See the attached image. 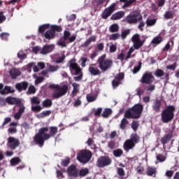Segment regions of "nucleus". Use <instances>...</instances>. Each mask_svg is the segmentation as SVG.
<instances>
[{
	"label": "nucleus",
	"mask_w": 179,
	"mask_h": 179,
	"mask_svg": "<svg viewBox=\"0 0 179 179\" xmlns=\"http://www.w3.org/2000/svg\"><path fill=\"white\" fill-rule=\"evenodd\" d=\"M131 41L134 43V47L136 50H139L143 43H145L144 40H141V36L138 34H136L131 38Z\"/></svg>",
	"instance_id": "10"
},
{
	"label": "nucleus",
	"mask_w": 179,
	"mask_h": 179,
	"mask_svg": "<svg viewBox=\"0 0 179 179\" xmlns=\"http://www.w3.org/2000/svg\"><path fill=\"white\" fill-rule=\"evenodd\" d=\"M20 162H22L20 158L14 157L10 159V163L11 166H17V164H19V163H20Z\"/></svg>",
	"instance_id": "34"
},
{
	"label": "nucleus",
	"mask_w": 179,
	"mask_h": 179,
	"mask_svg": "<svg viewBox=\"0 0 179 179\" xmlns=\"http://www.w3.org/2000/svg\"><path fill=\"white\" fill-rule=\"evenodd\" d=\"M15 90L10 87H5L3 88V85L0 84V94H9V93H13Z\"/></svg>",
	"instance_id": "17"
},
{
	"label": "nucleus",
	"mask_w": 179,
	"mask_h": 179,
	"mask_svg": "<svg viewBox=\"0 0 179 179\" xmlns=\"http://www.w3.org/2000/svg\"><path fill=\"white\" fill-rule=\"evenodd\" d=\"M51 114V110H44L38 115V118H44V117H48Z\"/></svg>",
	"instance_id": "36"
},
{
	"label": "nucleus",
	"mask_w": 179,
	"mask_h": 179,
	"mask_svg": "<svg viewBox=\"0 0 179 179\" xmlns=\"http://www.w3.org/2000/svg\"><path fill=\"white\" fill-rule=\"evenodd\" d=\"M135 50H136V49L134 46L130 48V49L129 50V51L127 52L126 59H129V58H131V54H132L133 51H135Z\"/></svg>",
	"instance_id": "56"
},
{
	"label": "nucleus",
	"mask_w": 179,
	"mask_h": 179,
	"mask_svg": "<svg viewBox=\"0 0 179 179\" xmlns=\"http://www.w3.org/2000/svg\"><path fill=\"white\" fill-rule=\"evenodd\" d=\"M69 69L76 77L73 78L76 82H79V80H82V69L77 64L76 59H72L69 62Z\"/></svg>",
	"instance_id": "3"
},
{
	"label": "nucleus",
	"mask_w": 179,
	"mask_h": 179,
	"mask_svg": "<svg viewBox=\"0 0 179 179\" xmlns=\"http://www.w3.org/2000/svg\"><path fill=\"white\" fill-rule=\"evenodd\" d=\"M142 111H143V106L141 103H137L132 108L126 111L124 117L126 118H139Z\"/></svg>",
	"instance_id": "5"
},
{
	"label": "nucleus",
	"mask_w": 179,
	"mask_h": 179,
	"mask_svg": "<svg viewBox=\"0 0 179 179\" xmlns=\"http://www.w3.org/2000/svg\"><path fill=\"white\" fill-rule=\"evenodd\" d=\"M10 76L13 79H16L17 76H20V71L17 69H12L10 71Z\"/></svg>",
	"instance_id": "25"
},
{
	"label": "nucleus",
	"mask_w": 179,
	"mask_h": 179,
	"mask_svg": "<svg viewBox=\"0 0 179 179\" xmlns=\"http://www.w3.org/2000/svg\"><path fill=\"white\" fill-rule=\"evenodd\" d=\"M28 94H34L36 93V87L33 85H31L28 88Z\"/></svg>",
	"instance_id": "53"
},
{
	"label": "nucleus",
	"mask_w": 179,
	"mask_h": 179,
	"mask_svg": "<svg viewBox=\"0 0 179 179\" xmlns=\"http://www.w3.org/2000/svg\"><path fill=\"white\" fill-rule=\"evenodd\" d=\"M48 29H51V25L50 24H45L39 27L38 31L39 33H44Z\"/></svg>",
	"instance_id": "30"
},
{
	"label": "nucleus",
	"mask_w": 179,
	"mask_h": 179,
	"mask_svg": "<svg viewBox=\"0 0 179 179\" xmlns=\"http://www.w3.org/2000/svg\"><path fill=\"white\" fill-rule=\"evenodd\" d=\"M50 134H47L45 132H48V127H43L41 128L38 134H37L34 137V141L36 142L38 145L40 146H43L44 145V141H48V139H50L51 136H55L57 135V132H58V128L55 127H50Z\"/></svg>",
	"instance_id": "1"
},
{
	"label": "nucleus",
	"mask_w": 179,
	"mask_h": 179,
	"mask_svg": "<svg viewBox=\"0 0 179 179\" xmlns=\"http://www.w3.org/2000/svg\"><path fill=\"white\" fill-rule=\"evenodd\" d=\"M98 64L99 69L103 72H106L113 66V60L106 59V55H103L98 59Z\"/></svg>",
	"instance_id": "7"
},
{
	"label": "nucleus",
	"mask_w": 179,
	"mask_h": 179,
	"mask_svg": "<svg viewBox=\"0 0 179 179\" xmlns=\"http://www.w3.org/2000/svg\"><path fill=\"white\" fill-rule=\"evenodd\" d=\"M138 127H139V123H138V122H133L131 123V128L134 131H136V129H138Z\"/></svg>",
	"instance_id": "61"
},
{
	"label": "nucleus",
	"mask_w": 179,
	"mask_h": 179,
	"mask_svg": "<svg viewBox=\"0 0 179 179\" xmlns=\"http://www.w3.org/2000/svg\"><path fill=\"white\" fill-rule=\"evenodd\" d=\"M96 41V36H90L84 43V47H88L90 45V43H94Z\"/></svg>",
	"instance_id": "32"
},
{
	"label": "nucleus",
	"mask_w": 179,
	"mask_h": 179,
	"mask_svg": "<svg viewBox=\"0 0 179 179\" xmlns=\"http://www.w3.org/2000/svg\"><path fill=\"white\" fill-rule=\"evenodd\" d=\"M69 37H71V33L69 31H64L63 38L64 40H69Z\"/></svg>",
	"instance_id": "62"
},
{
	"label": "nucleus",
	"mask_w": 179,
	"mask_h": 179,
	"mask_svg": "<svg viewBox=\"0 0 179 179\" xmlns=\"http://www.w3.org/2000/svg\"><path fill=\"white\" fill-rule=\"evenodd\" d=\"M165 19H173L174 17V12L173 11H166L164 14Z\"/></svg>",
	"instance_id": "38"
},
{
	"label": "nucleus",
	"mask_w": 179,
	"mask_h": 179,
	"mask_svg": "<svg viewBox=\"0 0 179 179\" xmlns=\"http://www.w3.org/2000/svg\"><path fill=\"white\" fill-rule=\"evenodd\" d=\"M6 100L8 104H19L20 103V99L10 96L6 98Z\"/></svg>",
	"instance_id": "26"
},
{
	"label": "nucleus",
	"mask_w": 179,
	"mask_h": 179,
	"mask_svg": "<svg viewBox=\"0 0 179 179\" xmlns=\"http://www.w3.org/2000/svg\"><path fill=\"white\" fill-rule=\"evenodd\" d=\"M97 99V94H90L87 95V100L89 103L96 101Z\"/></svg>",
	"instance_id": "28"
},
{
	"label": "nucleus",
	"mask_w": 179,
	"mask_h": 179,
	"mask_svg": "<svg viewBox=\"0 0 179 179\" xmlns=\"http://www.w3.org/2000/svg\"><path fill=\"white\" fill-rule=\"evenodd\" d=\"M135 147V143H133L130 139L126 141V142L124 144V149L126 150V152H128V150H131V149H134Z\"/></svg>",
	"instance_id": "20"
},
{
	"label": "nucleus",
	"mask_w": 179,
	"mask_h": 179,
	"mask_svg": "<svg viewBox=\"0 0 179 179\" xmlns=\"http://www.w3.org/2000/svg\"><path fill=\"white\" fill-rule=\"evenodd\" d=\"M49 87L55 90L52 94L53 99H59L68 93V85H59L58 84H51L49 85Z\"/></svg>",
	"instance_id": "2"
},
{
	"label": "nucleus",
	"mask_w": 179,
	"mask_h": 179,
	"mask_svg": "<svg viewBox=\"0 0 179 179\" xmlns=\"http://www.w3.org/2000/svg\"><path fill=\"white\" fill-rule=\"evenodd\" d=\"M120 2H123L124 4L122 6V8L125 9V8H129L132 3H135L136 0H120Z\"/></svg>",
	"instance_id": "24"
},
{
	"label": "nucleus",
	"mask_w": 179,
	"mask_h": 179,
	"mask_svg": "<svg viewBox=\"0 0 179 179\" xmlns=\"http://www.w3.org/2000/svg\"><path fill=\"white\" fill-rule=\"evenodd\" d=\"M58 69H59V67L58 66L50 65L48 66L49 72H57V71H58Z\"/></svg>",
	"instance_id": "49"
},
{
	"label": "nucleus",
	"mask_w": 179,
	"mask_h": 179,
	"mask_svg": "<svg viewBox=\"0 0 179 179\" xmlns=\"http://www.w3.org/2000/svg\"><path fill=\"white\" fill-rule=\"evenodd\" d=\"M153 79V76L151 73H145L142 78V82L143 83H152Z\"/></svg>",
	"instance_id": "19"
},
{
	"label": "nucleus",
	"mask_w": 179,
	"mask_h": 179,
	"mask_svg": "<svg viewBox=\"0 0 179 179\" xmlns=\"http://www.w3.org/2000/svg\"><path fill=\"white\" fill-rule=\"evenodd\" d=\"M124 15H125V13L124 11H119L113 14L111 16L110 19L112 20H120V19H122V17H124Z\"/></svg>",
	"instance_id": "22"
},
{
	"label": "nucleus",
	"mask_w": 179,
	"mask_h": 179,
	"mask_svg": "<svg viewBox=\"0 0 179 179\" xmlns=\"http://www.w3.org/2000/svg\"><path fill=\"white\" fill-rule=\"evenodd\" d=\"M124 79V73H120L118 75H117L112 82V85L113 87H118L120 85H121V80Z\"/></svg>",
	"instance_id": "15"
},
{
	"label": "nucleus",
	"mask_w": 179,
	"mask_h": 179,
	"mask_svg": "<svg viewBox=\"0 0 179 179\" xmlns=\"http://www.w3.org/2000/svg\"><path fill=\"white\" fill-rule=\"evenodd\" d=\"M27 86H29V83H20L15 85L17 90H19V92L26 90V89H27Z\"/></svg>",
	"instance_id": "23"
},
{
	"label": "nucleus",
	"mask_w": 179,
	"mask_h": 179,
	"mask_svg": "<svg viewBox=\"0 0 179 179\" xmlns=\"http://www.w3.org/2000/svg\"><path fill=\"white\" fill-rule=\"evenodd\" d=\"M32 51L33 52H34V54H38V52L40 53L41 51V49L40 47L38 46H35L32 48Z\"/></svg>",
	"instance_id": "63"
},
{
	"label": "nucleus",
	"mask_w": 179,
	"mask_h": 179,
	"mask_svg": "<svg viewBox=\"0 0 179 179\" xmlns=\"http://www.w3.org/2000/svg\"><path fill=\"white\" fill-rule=\"evenodd\" d=\"M79 174L81 177H85L89 174V169L87 168L83 169L80 171Z\"/></svg>",
	"instance_id": "43"
},
{
	"label": "nucleus",
	"mask_w": 179,
	"mask_h": 179,
	"mask_svg": "<svg viewBox=\"0 0 179 179\" xmlns=\"http://www.w3.org/2000/svg\"><path fill=\"white\" fill-rule=\"evenodd\" d=\"M7 141V146L9 148V149H11V150H15V149H16V148L19 147V145H20L19 139L15 137H9Z\"/></svg>",
	"instance_id": "12"
},
{
	"label": "nucleus",
	"mask_w": 179,
	"mask_h": 179,
	"mask_svg": "<svg viewBox=\"0 0 179 179\" xmlns=\"http://www.w3.org/2000/svg\"><path fill=\"white\" fill-rule=\"evenodd\" d=\"M174 111L176 107L174 106H169L162 113V120L164 122H170L174 118Z\"/></svg>",
	"instance_id": "6"
},
{
	"label": "nucleus",
	"mask_w": 179,
	"mask_h": 179,
	"mask_svg": "<svg viewBox=\"0 0 179 179\" xmlns=\"http://www.w3.org/2000/svg\"><path fill=\"white\" fill-rule=\"evenodd\" d=\"M156 168L154 167H148L147 169L146 174L147 176H156Z\"/></svg>",
	"instance_id": "29"
},
{
	"label": "nucleus",
	"mask_w": 179,
	"mask_h": 179,
	"mask_svg": "<svg viewBox=\"0 0 179 179\" xmlns=\"http://www.w3.org/2000/svg\"><path fill=\"white\" fill-rule=\"evenodd\" d=\"M160 105H161L160 101L157 100L154 102V105L152 106V108L155 111H158V110H159L160 108Z\"/></svg>",
	"instance_id": "44"
},
{
	"label": "nucleus",
	"mask_w": 179,
	"mask_h": 179,
	"mask_svg": "<svg viewBox=\"0 0 179 179\" xmlns=\"http://www.w3.org/2000/svg\"><path fill=\"white\" fill-rule=\"evenodd\" d=\"M92 159V153L89 150H81L77 155V159L80 163L86 164Z\"/></svg>",
	"instance_id": "9"
},
{
	"label": "nucleus",
	"mask_w": 179,
	"mask_h": 179,
	"mask_svg": "<svg viewBox=\"0 0 179 179\" xmlns=\"http://www.w3.org/2000/svg\"><path fill=\"white\" fill-rule=\"evenodd\" d=\"M66 40H65L64 38H60L58 41H57V45H59V47H66Z\"/></svg>",
	"instance_id": "45"
},
{
	"label": "nucleus",
	"mask_w": 179,
	"mask_h": 179,
	"mask_svg": "<svg viewBox=\"0 0 179 179\" xmlns=\"http://www.w3.org/2000/svg\"><path fill=\"white\" fill-rule=\"evenodd\" d=\"M17 57L20 58V59H26V58H27V55L20 50L17 53Z\"/></svg>",
	"instance_id": "52"
},
{
	"label": "nucleus",
	"mask_w": 179,
	"mask_h": 179,
	"mask_svg": "<svg viewBox=\"0 0 179 179\" xmlns=\"http://www.w3.org/2000/svg\"><path fill=\"white\" fill-rule=\"evenodd\" d=\"M79 62H80L81 66L83 68H85V66H86V63L87 62V58H86V57H81L80 59Z\"/></svg>",
	"instance_id": "48"
},
{
	"label": "nucleus",
	"mask_w": 179,
	"mask_h": 179,
	"mask_svg": "<svg viewBox=\"0 0 179 179\" xmlns=\"http://www.w3.org/2000/svg\"><path fill=\"white\" fill-rule=\"evenodd\" d=\"M162 41V36H157L152 39V44H160Z\"/></svg>",
	"instance_id": "40"
},
{
	"label": "nucleus",
	"mask_w": 179,
	"mask_h": 179,
	"mask_svg": "<svg viewBox=\"0 0 179 179\" xmlns=\"http://www.w3.org/2000/svg\"><path fill=\"white\" fill-rule=\"evenodd\" d=\"M72 86H73L72 94L73 96H76V94L79 93V84L73 83H72Z\"/></svg>",
	"instance_id": "31"
},
{
	"label": "nucleus",
	"mask_w": 179,
	"mask_h": 179,
	"mask_svg": "<svg viewBox=\"0 0 179 179\" xmlns=\"http://www.w3.org/2000/svg\"><path fill=\"white\" fill-rule=\"evenodd\" d=\"M110 164H111V159L106 156L98 158L96 162L97 167H106V166H110Z\"/></svg>",
	"instance_id": "11"
},
{
	"label": "nucleus",
	"mask_w": 179,
	"mask_h": 179,
	"mask_svg": "<svg viewBox=\"0 0 179 179\" xmlns=\"http://www.w3.org/2000/svg\"><path fill=\"white\" fill-rule=\"evenodd\" d=\"M33 78H34V79H36L35 85H38L39 83H41V82H43V80H44L43 77H37V76L36 74L33 75Z\"/></svg>",
	"instance_id": "42"
},
{
	"label": "nucleus",
	"mask_w": 179,
	"mask_h": 179,
	"mask_svg": "<svg viewBox=\"0 0 179 179\" xmlns=\"http://www.w3.org/2000/svg\"><path fill=\"white\" fill-rule=\"evenodd\" d=\"M136 171L137 173H138V174H145V168H143V166H138L136 169Z\"/></svg>",
	"instance_id": "59"
},
{
	"label": "nucleus",
	"mask_w": 179,
	"mask_h": 179,
	"mask_svg": "<svg viewBox=\"0 0 179 179\" xmlns=\"http://www.w3.org/2000/svg\"><path fill=\"white\" fill-rule=\"evenodd\" d=\"M157 159L159 160V162H163L166 160V157H164V155H158L157 156Z\"/></svg>",
	"instance_id": "64"
},
{
	"label": "nucleus",
	"mask_w": 179,
	"mask_h": 179,
	"mask_svg": "<svg viewBox=\"0 0 179 179\" xmlns=\"http://www.w3.org/2000/svg\"><path fill=\"white\" fill-rule=\"evenodd\" d=\"M129 33H131V31L129 29L122 31L121 38H122V40H124V38H127V36H128Z\"/></svg>",
	"instance_id": "50"
},
{
	"label": "nucleus",
	"mask_w": 179,
	"mask_h": 179,
	"mask_svg": "<svg viewBox=\"0 0 179 179\" xmlns=\"http://www.w3.org/2000/svg\"><path fill=\"white\" fill-rule=\"evenodd\" d=\"M89 72L92 76H97L101 74V71L99 68L96 67L95 64H91L89 67Z\"/></svg>",
	"instance_id": "16"
},
{
	"label": "nucleus",
	"mask_w": 179,
	"mask_h": 179,
	"mask_svg": "<svg viewBox=\"0 0 179 179\" xmlns=\"http://www.w3.org/2000/svg\"><path fill=\"white\" fill-rule=\"evenodd\" d=\"M67 173L70 177H78V169H76L75 166H71L68 169Z\"/></svg>",
	"instance_id": "18"
},
{
	"label": "nucleus",
	"mask_w": 179,
	"mask_h": 179,
	"mask_svg": "<svg viewBox=\"0 0 179 179\" xmlns=\"http://www.w3.org/2000/svg\"><path fill=\"white\" fill-rule=\"evenodd\" d=\"M130 141L135 145V143H138V142H139V136L136 134H131Z\"/></svg>",
	"instance_id": "37"
},
{
	"label": "nucleus",
	"mask_w": 179,
	"mask_h": 179,
	"mask_svg": "<svg viewBox=\"0 0 179 179\" xmlns=\"http://www.w3.org/2000/svg\"><path fill=\"white\" fill-rule=\"evenodd\" d=\"M123 151L121 149H117L113 151L114 156L115 157H120V156H122Z\"/></svg>",
	"instance_id": "47"
},
{
	"label": "nucleus",
	"mask_w": 179,
	"mask_h": 179,
	"mask_svg": "<svg viewBox=\"0 0 179 179\" xmlns=\"http://www.w3.org/2000/svg\"><path fill=\"white\" fill-rule=\"evenodd\" d=\"M164 75V71H163V70L162 69H157L155 71V76H157V78H162V76H163Z\"/></svg>",
	"instance_id": "54"
},
{
	"label": "nucleus",
	"mask_w": 179,
	"mask_h": 179,
	"mask_svg": "<svg viewBox=\"0 0 179 179\" xmlns=\"http://www.w3.org/2000/svg\"><path fill=\"white\" fill-rule=\"evenodd\" d=\"M156 19L147 20L146 24L148 26H155V24H156Z\"/></svg>",
	"instance_id": "55"
},
{
	"label": "nucleus",
	"mask_w": 179,
	"mask_h": 179,
	"mask_svg": "<svg viewBox=\"0 0 179 179\" xmlns=\"http://www.w3.org/2000/svg\"><path fill=\"white\" fill-rule=\"evenodd\" d=\"M119 30V27H118V24H113L110 27V31L112 33H115V31H118Z\"/></svg>",
	"instance_id": "46"
},
{
	"label": "nucleus",
	"mask_w": 179,
	"mask_h": 179,
	"mask_svg": "<svg viewBox=\"0 0 179 179\" xmlns=\"http://www.w3.org/2000/svg\"><path fill=\"white\" fill-rule=\"evenodd\" d=\"M127 124H128V120H127V119L123 118L120 122V129H124L127 125Z\"/></svg>",
	"instance_id": "51"
},
{
	"label": "nucleus",
	"mask_w": 179,
	"mask_h": 179,
	"mask_svg": "<svg viewBox=\"0 0 179 179\" xmlns=\"http://www.w3.org/2000/svg\"><path fill=\"white\" fill-rule=\"evenodd\" d=\"M50 29L55 33V31H62L61 26L58 25H50Z\"/></svg>",
	"instance_id": "41"
},
{
	"label": "nucleus",
	"mask_w": 179,
	"mask_h": 179,
	"mask_svg": "<svg viewBox=\"0 0 179 179\" xmlns=\"http://www.w3.org/2000/svg\"><path fill=\"white\" fill-rule=\"evenodd\" d=\"M26 107L24 106H20L18 112L14 115L15 120H20V117L23 115V113H24Z\"/></svg>",
	"instance_id": "21"
},
{
	"label": "nucleus",
	"mask_w": 179,
	"mask_h": 179,
	"mask_svg": "<svg viewBox=\"0 0 179 179\" xmlns=\"http://www.w3.org/2000/svg\"><path fill=\"white\" fill-rule=\"evenodd\" d=\"M31 104H36L37 106H38V104L41 103V101L39 99L38 97L33 96L32 98H31Z\"/></svg>",
	"instance_id": "39"
},
{
	"label": "nucleus",
	"mask_w": 179,
	"mask_h": 179,
	"mask_svg": "<svg viewBox=\"0 0 179 179\" xmlns=\"http://www.w3.org/2000/svg\"><path fill=\"white\" fill-rule=\"evenodd\" d=\"M43 106L45 108H48V107H51V106H52V101L51 99H45L43 101Z\"/></svg>",
	"instance_id": "35"
},
{
	"label": "nucleus",
	"mask_w": 179,
	"mask_h": 179,
	"mask_svg": "<svg viewBox=\"0 0 179 179\" xmlns=\"http://www.w3.org/2000/svg\"><path fill=\"white\" fill-rule=\"evenodd\" d=\"M55 36V32L52 29L48 30L45 33V37L48 40H51Z\"/></svg>",
	"instance_id": "27"
},
{
	"label": "nucleus",
	"mask_w": 179,
	"mask_h": 179,
	"mask_svg": "<svg viewBox=\"0 0 179 179\" xmlns=\"http://www.w3.org/2000/svg\"><path fill=\"white\" fill-rule=\"evenodd\" d=\"M120 37H121V35H120V34H113L112 35H110V40H118V38H120Z\"/></svg>",
	"instance_id": "57"
},
{
	"label": "nucleus",
	"mask_w": 179,
	"mask_h": 179,
	"mask_svg": "<svg viewBox=\"0 0 179 179\" xmlns=\"http://www.w3.org/2000/svg\"><path fill=\"white\" fill-rule=\"evenodd\" d=\"M69 69L76 77L73 78L76 82H79V80H82V69L77 64L76 59H72L69 62Z\"/></svg>",
	"instance_id": "4"
},
{
	"label": "nucleus",
	"mask_w": 179,
	"mask_h": 179,
	"mask_svg": "<svg viewBox=\"0 0 179 179\" xmlns=\"http://www.w3.org/2000/svg\"><path fill=\"white\" fill-rule=\"evenodd\" d=\"M69 163H71V159H69V158H66L62 162V166H66Z\"/></svg>",
	"instance_id": "60"
},
{
	"label": "nucleus",
	"mask_w": 179,
	"mask_h": 179,
	"mask_svg": "<svg viewBox=\"0 0 179 179\" xmlns=\"http://www.w3.org/2000/svg\"><path fill=\"white\" fill-rule=\"evenodd\" d=\"M116 5L117 4L115 3H112L111 6H110L108 8L104 10V11L102 13L103 19H107V17H108V16H110L111 13L114 12V10H115Z\"/></svg>",
	"instance_id": "13"
},
{
	"label": "nucleus",
	"mask_w": 179,
	"mask_h": 179,
	"mask_svg": "<svg viewBox=\"0 0 179 179\" xmlns=\"http://www.w3.org/2000/svg\"><path fill=\"white\" fill-rule=\"evenodd\" d=\"M54 48H55V45H45L43 48H41L40 54L42 55H47V54L52 52V51H54Z\"/></svg>",
	"instance_id": "14"
},
{
	"label": "nucleus",
	"mask_w": 179,
	"mask_h": 179,
	"mask_svg": "<svg viewBox=\"0 0 179 179\" xmlns=\"http://www.w3.org/2000/svg\"><path fill=\"white\" fill-rule=\"evenodd\" d=\"M31 110H32V111H37V112H38V111H41V110H43V108H41V106H38V105H37V106H31Z\"/></svg>",
	"instance_id": "58"
},
{
	"label": "nucleus",
	"mask_w": 179,
	"mask_h": 179,
	"mask_svg": "<svg viewBox=\"0 0 179 179\" xmlns=\"http://www.w3.org/2000/svg\"><path fill=\"white\" fill-rule=\"evenodd\" d=\"M142 20V16L141 15V12L136 10L134 13L127 15L124 20L123 22L129 23V24H134L138 23L139 20Z\"/></svg>",
	"instance_id": "8"
},
{
	"label": "nucleus",
	"mask_w": 179,
	"mask_h": 179,
	"mask_svg": "<svg viewBox=\"0 0 179 179\" xmlns=\"http://www.w3.org/2000/svg\"><path fill=\"white\" fill-rule=\"evenodd\" d=\"M111 113H113V110L110 108H106L103 110L102 113V117L103 118H108L110 115H111Z\"/></svg>",
	"instance_id": "33"
}]
</instances>
